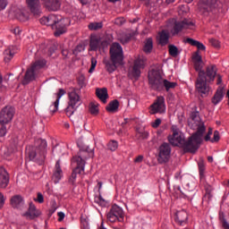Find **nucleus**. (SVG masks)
Segmentation results:
<instances>
[{
    "mask_svg": "<svg viewBox=\"0 0 229 229\" xmlns=\"http://www.w3.org/2000/svg\"><path fill=\"white\" fill-rule=\"evenodd\" d=\"M168 141L172 146H179L180 148H183L185 144V138L179 134L178 131H174L172 136H168Z\"/></svg>",
    "mask_w": 229,
    "mask_h": 229,
    "instance_id": "18",
    "label": "nucleus"
},
{
    "mask_svg": "<svg viewBox=\"0 0 229 229\" xmlns=\"http://www.w3.org/2000/svg\"><path fill=\"white\" fill-rule=\"evenodd\" d=\"M8 5V0H0V11L4 10Z\"/></svg>",
    "mask_w": 229,
    "mask_h": 229,
    "instance_id": "55",
    "label": "nucleus"
},
{
    "mask_svg": "<svg viewBox=\"0 0 229 229\" xmlns=\"http://www.w3.org/2000/svg\"><path fill=\"white\" fill-rule=\"evenodd\" d=\"M178 87L177 82L169 81L167 79H165L163 81V90L166 92H171V90H174Z\"/></svg>",
    "mask_w": 229,
    "mask_h": 229,
    "instance_id": "30",
    "label": "nucleus"
},
{
    "mask_svg": "<svg viewBox=\"0 0 229 229\" xmlns=\"http://www.w3.org/2000/svg\"><path fill=\"white\" fill-rule=\"evenodd\" d=\"M216 76L217 78L216 85H221L223 83V77L221 76V74H217V73H216Z\"/></svg>",
    "mask_w": 229,
    "mask_h": 229,
    "instance_id": "60",
    "label": "nucleus"
},
{
    "mask_svg": "<svg viewBox=\"0 0 229 229\" xmlns=\"http://www.w3.org/2000/svg\"><path fill=\"white\" fill-rule=\"evenodd\" d=\"M40 210L37 209V207H35V204L33 202H30L29 205V208L24 213V216L27 217L28 219H37L40 216Z\"/></svg>",
    "mask_w": 229,
    "mask_h": 229,
    "instance_id": "19",
    "label": "nucleus"
},
{
    "mask_svg": "<svg viewBox=\"0 0 229 229\" xmlns=\"http://www.w3.org/2000/svg\"><path fill=\"white\" fill-rule=\"evenodd\" d=\"M64 94H65V89H60L57 93V99H60V98H62V96H64Z\"/></svg>",
    "mask_w": 229,
    "mask_h": 229,
    "instance_id": "62",
    "label": "nucleus"
},
{
    "mask_svg": "<svg viewBox=\"0 0 229 229\" xmlns=\"http://www.w3.org/2000/svg\"><path fill=\"white\" fill-rule=\"evenodd\" d=\"M47 148V141L46 140L38 139L35 140V146H29L26 148V154L29 160H32L42 165L46 160V153Z\"/></svg>",
    "mask_w": 229,
    "mask_h": 229,
    "instance_id": "3",
    "label": "nucleus"
},
{
    "mask_svg": "<svg viewBox=\"0 0 229 229\" xmlns=\"http://www.w3.org/2000/svg\"><path fill=\"white\" fill-rule=\"evenodd\" d=\"M89 114L91 115H98L99 114V104L96 102H90L89 106Z\"/></svg>",
    "mask_w": 229,
    "mask_h": 229,
    "instance_id": "34",
    "label": "nucleus"
},
{
    "mask_svg": "<svg viewBox=\"0 0 229 229\" xmlns=\"http://www.w3.org/2000/svg\"><path fill=\"white\" fill-rule=\"evenodd\" d=\"M106 112L109 114H115L117 110H119V100L114 99L109 102V104L106 106Z\"/></svg>",
    "mask_w": 229,
    "mask_h": 229,
    "instance_id": "27",
    "label": "nucleus"
},
{
    "mask_svg": "<svg viewBox=\"0 0 229 229\" xmlns=\"http://www.w3.org/2000/svg\"><path fill=\"white\" fill-rule=\"evenodd\" d=\"M164 78H162V72L160 70L152 69L148 73V85L151 90L156 92H162L164 85Z\"/></svg>",
    "mask_w": 229,
    "mask_h": 229,
    "instance_id": "6",
    "label": "nucleus"
},
{
    "mask_svg": "<svg viewBox=\"0 0 229 229\" xmlns=\"http://www.w3.org/2000/svg\"><path fill=\"white\" fill-rule=\"evenodd\" d=\"M69 102L68 106L65 109L66 115L68 117H71L74 112H76V108H78V104L80 103V95L76 93V89H73L72 92L68 94Z\"/></svg>",
    "mask_w": 229,
    "mask_h": 229,
    "instance_id": "9",
    "label": "nucleus"
},
{
    "mask_svg": "<svg viewBox=\"0 0 229 229\" xmlns=\"http://www.w3.org/2000/svg\"><path fill=\"white\" fill-rule=\"evenodd\" d=\"M117 148H119V143H117L116 140H110L107 143V149H109L110 151H115Z\"/></svg>",
    "mask_w": 229,
    "mask_h": 229,
    "instance_id": "42",
    "label": "nucleus"
},
{
    "mask_svg": "<svg viewBox=\"0 0 229 229\" xmlns=\"http://www.w3.org/2000/svg\"><path fill=\"white\" fill-rule=\"evenodd\" d=\"M132 37H133L132 33L123 35L122 38H120L121 44H123V46L125 44H128L130 42V40H131Z\"/></svg>",
    "mask_w": 229,
    "mask_h": 229,
    "instance_id": "41",
    "label": "nucleus"
},
{
    "mask_svg": "<svg viewBox=\"0 0 229 229\" xmlns=\"http://www.w3.org/2000/svg\"><path fill=\"white\" fill-rule=\"evenodd\" d=\"M165 112V98L163 96L157 97L155 102L150 106V114H164Z\"/></svg>",
    "mask_w": 229,
    "mask_h": 229,
    "instance_id": "14",
    "label": "nucleus"
},
{
    "mask_svg": "<svg viewBox=\"0 0 229 229\" xmlns=\"http://www.w3.org/2000/svg\"><path fill=\"white\" fill-rule=\"evenodd\" d=\"M198 165H199V173H205V163H203L202 161L199 162Z\"/></svg>",
    "mask_w": 229,
    "mask_h": 229,
    "instance_id": "57",
    "label": "nucleus"
},
{
    "mask_svg": "<svg viewBox=\"0 0 229 229\" xmlns=\"http://www.w3.org/2000/svg\"><path fill=\"white\" fill-rule=\"evenodd\" d=\"M57 216H58V221L59 223H62V221H64V219L65 218V213L60 211L57 213Z\"/></svg>",
    "mask_w": 229,
    "mask_h": 229,
    "instance_id": "58",
    "label": "nucleus"
},
{
    "mask_svg": "<svg viewBox=\"0 0 229 229\" xmlns=\"http://www.w3.org/2000/svg\"><path fill=\"white\" fill-rule=\"evenodd\" d=\"M209 43L211 44V46H213V47H221V43H219V40L216 38L209 39Z\"/></svg>",
    "mask_w": 229,
    "mask_h": 229,
    "instance_id": "51",
    "label": "nucleus"
},
{
    "mask_svg": "<svg viewBox=\"0 0 229 229\" xmlns=\"http://www.w3.org/2000/svg\"><path fill=\"white\" fill-rule=\"evenodd\" d=\"M174 219L177 225H179L180 226H182L183 225H187V221L189 220V215L187 214V211L182 209L175 213Z\"/></svg>",
    "mask_w": 229,
    "mask_h": 229,
    "instance_id": "20",
    "label": "nucleus"
},
{
    "mask_svg": "<svg viewBox=\"0 0 229 229\" xmlns=\"http://www.w3.org/2000/svg\"><path fill=\"white\" fill-rule=\"evenodd\" d=\"M160 124H162V120L160 118H157L155 120V122L151 123L152 128H158V126H160Z\"/></svg>",
    "mask_w": 229,
    "mask_h": 229,
    "instance_id": "54",
    "label": "nucleus"
},
{
    "mask_svg": "<svg viewBox=\"0 0 229 229\" xmlns=\"http://www.w3.org/2000/svg\"><path fill=\"white\" fill-rule=\"evenodd\" d=\"M100 44H101V38H98L96 36L91 38L89 41L90 51H98L100 47Z\"/></svg>",
    "mask_w": 229,
    "mask_h": 229,
    "instance_id": "31",
    "label": "nucleus"
},
{
    "mask_svg": "<svg viewBox=\"0 0 229 229\" xmlns=\"http://www.w3.org/2000/svg\"><path fill=\"white\" fill-rule=\"evenodd\" d=\"M185 42L187 44H190V46H193L194 47H197L198 51H206L207 50V47H205V45H203V43H201L194 38H187L185 39Z\"/></svg>",
    "mask_w": 229,
    "mask_h": 229,
    "instance_id": "25",
    "label": "nucleus"
},
{
    "mask_svg": "<svg viewBox=\"0 0 229 229\" xmlns=\"http://www.w3.org/2000/svg\"><path fill=\"white\" fill-rule=\"evenodd\" d=\"M110 60L104 61L105 69L109 73L115 72L119 65H123L124 63V54L123 52V47L121 44L114 42L111 45L110 50Z\"/></svg>",
    "mask_w": 229,
    "mask_h": 229,
    "instance_id": "2",
    "label": "nucleus"
},
{
    "mask_svg": "<svg viewBox=\"0 0 229 229\" xmlns=\"http://www.w3.org/2000/svg\"><path fill=\"white\" fill-rule=\"evenodd\" d=\"M37 201H38V203H42L44 201V195H42V193H40V192L38 193Z\"/></svg>",
    "mask_w": 229,
    "mask_h": 229,
    "instance_id": "63",
    "label": "nucleus"
},
{
    "mask_svg": "<svg viewBox=\"0 0 229 229\" xmlns=\"http://www.w3.org/2000/svg\"><path fill=\"white\" fill-rule=\"evenodd\" d=\"M26 3L30 12H31L35 17H39L40 13H42L40 10V0H26Z\"/></svg>",
    "mask_w": 229,
    "mask_h": 229,
    "instance_id": "17",
    "label": "nucleus"
},
{
    "mask_svg": "<svg viewBox=\"0 0 229 229\" xmlns=\"http://www.w3.org/2000/svg\"><path fill=\"white\" fill-rule=\"evenodd\" d=\"M76 173H72V175L69 178V183H71L72 185H74V182H76Z\"/></svg>",
    "mask_w": 229,
    "mask_h": 229,
    "instance_id": "56",
    "label": "nucleus"
},
{
    "mask_svg": "<svg viewBox=\"0 0 229 229\" xmlns=\"http://www.w3.org/2000/svg\"><path fill=\"white\" fill-rule=\"evenodd\" d=\"M47 12H58L62 8V0H41Z\"/></svg>",
    "mask_w": 229,
    "mask_h": 229,
    "instance_id": "16",
    "label": "nucleus"
},
{
    "mask_svg": "<svg viewBox=\"0 0 229 229\" xmlns=\"http://www.w3.org/2000/svg\"><path fill=\"white\" fill-rule=\"evenodd\" d=\"M16 19H18V21H20L21 22H26L29 17L28 15L24 14V13L19 12L16 13Z\"/></svg>",
    "mask_w": 229,
    "mask_h": 229,
    "instance_id": "43",
    "label": "nucleus"
},
{
    "mask_svg": "<svg viewBox=\"0 0 229 229\" xmlns=\"http://www.w3.org/2000/svg\"><path fill=\"white\" fill-rule=\"evenodd\" d=\"M195 111L191 112V119L192 121H198V117H199V112L196 111L198 107H194Z\"/></svg>",
    "mask_w": 229,
    "mask_h": 229,
    "instance_id": "50",
    "label": "nucleus"
},
{
    "mask_svg": "<svg viewBox=\"0 0 229 229\" xmlns=\"http://www.w3.org/2000/svg\"><path fill=\"white\" fill-rule=\"evenodd\" d=\"M89 158H94V148L89 147L81 148L77 155L72 157V173H83L85 171V164Z\"/></svg>",
    "mask_w": 229,
    "mask_h": 229,
    "instance_id": "4",
    "label": "nucleus"
},
{
    "mask_svg": "<svg viewBox=\"0 0 229 229\" xmlns=\"http://www.w3.org/2000/svg\"><path fill=\"white\" fill-rule=\"evenodd\" d=\"M220 139L221 137L219 136V131H215L211 142H219Z\"/></svg>",
    "mask_w": 229,
    "mask_h": 229,
    "instance_id": "53",
    "label": "nucleus"
},
{
    "mask_svg": "<svg viewBox=\"0 0 229 229\" xmlns=\"http://www.w3.org/2000/svg\"><path fill=\"white\" fill-rule=\"evenodd\" d=\"M46 64H47L46 59L38 60L30 66V68L27 69L22 81V85H28L30 81H33L37 72L39 69L45 67Z\"/></svg>",
    "mask_w": 229,
    "mask_h": 229,
    "instance_id": "7",
    "label": "nucleus"
},
{
    "mask_svg": "<svg viewBox=\"0 0 229 229\" xmlns=\"http://www.w3.org/2000/svg\"><path fill=\"white\" fill-rule=\"evenodd\" d=\"M144 160V156L140 155L134 159L135 164H140Z\"/></svg>",
    "mask_w": 229,
    "mask_h": 229,
    "instance_id": "59",
    "label": "nucleus"
},
{
    "mask_svg": "<svg viewBox=\"0 0 229 229\" xmlns=\"http://www.w3.org/2000/svg\"><path fill=\"white\" fill-rule=\"evenodd\" d=\"M191 26H194V22H192L191 21H189L188 19H184L181 21H175L171 30V33L173 37H176L178 33H181V31H183V30H187L191 28Z\"/></svg>",
    "mask_w": 229,
    "mask_h": 229,
    "instance_id": "12",
    "label": "nucleus"
},
{
    "mask_svg": "<svg viewBox=\"0 0 229 229\" xmlns=\"http://www.w3.org/2000/svg\"><path fill=\"white\" fill-rule=\"evenodd\" d=\"M6 124L3 122H0V137H4L6 135L8 130L6 129Z\"/></svg>",
    "mask_w": 229,
    "mask_h": 229,
    "instance_id": "44",
    "label": "nucleus"
},
{
    "mask_svg": "<svg viewBox=\"0 0 229 229\" xmlns=\"http://www.w3.org/2000/svg\"><path fill=\"white\" fill-rule=\"evenodd\" d=\"M39 22L46 26H51L52 30H55L54 32L55 37H60L67 31V27H65L64 20L58 18L56 14H49L47 17H42Z\"/></svg>",
    "mask_w": 229,
    "mask_h": 229,
    "instance_id": "5",
    "label": "nucleus"
},
{
    "mask_svg": "<svg viewBox=\"0 0 229 229\" xmlns=\"http://www.w3.org/2000/svg\"><path fill=\"white\" fill-rule=\"evenodd\" d=\"M198 6L201 15H208L210 12L221 8V4L219 3V0H199Z\"/></svg>",
    "mask_w": 229,
    "mask_h": 229,
    "instance_id": "8",
    "label": "nucleus"
},
{
    "mask_svg": "<svg viewBox=\"0 0 229 229\" xmlns=\"http://www.w3.org/2000/svg\"><path fill=\"white\" fill-rule=\"evenodd\" d=\"M77 83H78L80 89H83V87H87V79L85 78L84 74H81L77 78Z\"/></svg>",
    "mask_w": 229,
    "mask_h": 229,
    "instance_id": "39",
    "label": "nucleus"
},
{
    "mask_svg": "<svg viewBox=\"0 0 229 229\" xmlns=\"http://www.w3.org/2000/svg\"><path fill=\"white\" fill-rule=\"evenodd\" d=\"M159 44L160 46H167V44H169V32L162 30L159 33Z\"/></svg>",
    "mask_w": 229,
    "mask_h": 229,
    "instance_id": "32",
    "label": "nucleus"
},
{
    "mask_svg": "<svg viewBox=\"0 0 229 229\" xmlns=\"http://www.w3.org/2000/svg\"><path fill=\"white\" fill-rule=\"evenodd\" d=\"M110 211L114 216H116L120 223H123V221H124V211H123V208H121V207L114 204L112 206Z\"/></svg>",
    "mask_w": 229,
    "mask_h": 229,
    "instance_id": "22",
    "label": "nucleus"
},
{
    "mask_svg": "<svg viewBox=\"0 0 229 229\" xmlns=\"http://www.w3.org/2000/svg\"><path fill=\"white\" fill-rule=\"evenodd\" d=\"M124 22H126V20L123 17H120V18H116L114 20V24L116 26H123V24H124Z\"/></svg>",
    "mask_w": 229,
    "mask_h": 229,
    "instance_id": "52",
    "label": "nucleus"
},
{
    "mask_svg": "<svg viewBox=\"0 0 229 229\" xmlns=\"http://www.w3.org/2000/svg\"><path fill=\"white\" fill-rule=\"evenodd\" d=\"M15 115V109L13 106H5L0 112V123L8 124L13 119Z\"/></svg>",
    "mask_w": 229,
    "mask_h": 229,
    "instance_id": "15",
    "label": "nucleus"
},
{
    "mask_svg": "<svg viewBox=\"0 0 229 229\" xmlns=\"http://www.w3.org/2000/svg\"><path fill=\"white\" fill-rule=\"evenodd\" d=\"M52 180H53L54 183H58V182H60L62 180V174H60V173L53 174Z\"/></svg>",
    "mask_w": 229,
    "mask_h": 229,
    "instance_id": "49",
    "label": "nucleus"
},
{
    "mask_svg": "<svg viewBox=\"0 0 229 229\" xmlns=\"http://www.w3.org/2000/svg\"><path fill=\"white\" fill-rule=\"evenodd\" d=\"M10 148L13 151H17L19 148V137L15 136L12 138L10 141Z\"/></svg>",
    "mask_w": 229,
    "mask_h": 229,
    "instance_id": "37",
    "label": "nucleus"
},
{
    "mask_svg": "<svg viewBox=\"0 0 229 229\" xmlns=\"http://www.w3.org/2000/svg\"><path fill=\"white\" fill-rule=\"evenodd\" d=\"M96 65H98V60H96L95 57H91V66L89 70V73L94 72V71L96 70Z\"/></svg>",
    "mask_w": 229,
    "mask_h": 229,
    "instance_id": "48",
    "label": "nucleus"
},
{
    "mask_svg": "<svg viewBox=\"0 0 229 229\" xmlns=\"http://www.w3.org/2000/svg\"><path fill=\"white\" fill-rule=\"evenodd\" d=\"M4 60L6 64H8V62H10V60L13 58V53H12V50L10 48L5 49L4 52Z\"/></svg>",
    "mask_w": 229,
    "mask_h": 229,
    "instance_id": "40",
    "label": "nucleus"
},
{
    "mask_svg": "<svg viewBox=\"0 0 229 229\" xmlns=\"http://www.w3.org/2000/svg\"><path fill=\"white\" fill-rule=\"evenodd\" d=\"M140 69H144V59L137 58L134 60L132 69L128 72V77L137 81L140 78Z\"/></svg>",
    "mask_w": 229,
    "mask_h": 229,
    "instance_id": "11",
    "label": "nucleus"
},
{
    "mask_svg": "<svg viewBox=\"0 0 229 229\" xmlns=\"http://www.w3.org/2000/svg\"><path fill=\"white\" fill-rule=\"evenodd\" d=\"M223 228L229 229V224L225 219L223 220Z\"/></svg>",
    "mask_w": 229,
    "mask_h": 229,
    "instance_id": "64",
    "label": "nucleus"
},
{
    "mask_svg": "<svg viewBox=\"0 0 229 229\" xmlns=\"http://www.w3.org/2000/svg\"><path fill=\"white\" fill-rule=\"evenodd\" d=\"M207 131V127L205 126V123H200L197 127V131L191 134L195 139L203 142V134Z\"/></svg>",
    "mask_w": 229,
    "mask_h": 229,
    "instance_id": "23",
    "label": "nucleus"
},
{
    "mask_svg": "<svg viewBox=\"0 0 229 229\" xmlns=\"http://www.w3.org/2000/svg\"><path fill=\"white\" fill-rule=\"evenodd\" d=\"M102 47V49H105V47H108V41L107 40L100 41V47Z\"/></svg>",
    "mask_w": 229,
    "mask_h": 229,
    "instance_id": "61",
    "label": "nucleus"
},
{
    "mask_svg": "<svg viewBox=\"0 0 229 229\" xmlns=\"http://www.w3.org/2000/svg\"><path fill=\"white\" fill-rule=\"evenodd\" d=\"M11 205L13 208H21L22 205H24V199L21 195H14L11 199Z\"/></svg>",
    "mask_w": 229,
    "mask_h": 229,
    "instance_id": "26",
    "label": "nucleus"
},
{
    "mask_svg": "<svg viewBox=\"0 0 229 229\" xmlns=\"http://www.w3.org/2000/svg\"><path fill=\"white\" fill-rule=\"evenodd\" d=\"M136 139L138 140H146V139H148V137H149V132L146 131L144 129L140 128V127H136Z\"/></svg>",
    "mask_w": 229,
    "mask_h": 229,
    "instance_id": "28",
    "label": "nucleus"
},
{
    "mask_svg": "<svg viewBox=\"0 0 229 229\" xmlns=\"http://www.w3.org/2000/svg\"><path fill=\"white\" fill-rule=\"evenodd\" d=\"M96 96L102 101V103H104V105H106V99L108 98V89L106 88H98L96 89Z\"/></svg>",
    "mask_w": 229,
    "mask_h": 229,
    "instance_id": "24",
    "label": "nucleus"
},
{
    "mask_svg": "<svg viewBox=\"0 0 229 229\" xmlns=\"http://www.w3.org/2000/svg\"><path fill=\"white\" fill-rule=\"evenodd\" d=\"M205 191H206V193L204 195V198L206 199H208V201H210L212 199V197H213V195H212V191H213L212 186L210 184H206L205 185Z\"/></svg>",
    "mask_w": 229,
    "mask_h": 229,
    "instance_id": "36",
    "label": "nucleus"
},
{
    "mask_svg": "<svg viewBox=\"0 0 229 229\" xmlns=\"http://www.w3.org/2000/svg\"><path fill=\"white\" fill-rule=\"evenodd\" d=\"M95 203H98L100 207H105V205H106V201L103 197H101V195L95 197Z\"/></svg>",
    "mask_w": 229,
    "mask_h": 229,
    "instance_id": "46",
    "label": "nucleus"
},
{
    "mask_svg": "<svg viewBox=\"0 0 229 229\" xmlns=\"http://www.w3.org/2000/svg\"><path fill=\"white\" fill-rule=\"evenodd\" d=\"M169 158H171V145L169 143L164 142L159 147V154H158V163L165 164L169 162Z\"/></svg>",
    "mask_w": 229,
    "mask_h": 229,
    "instance_id": "13",
    "label": "nucleus"
},
{
    "mask_svg": "<svg viewBox=\"0 0 229 229\" xmlns=\"http://www.w3.org/2000/svg\"><path fill=\"white\" fill-rule=\"evenodd\" d=\"M200 140H198L196 137L193 135L190 136L188 138V140L184 141V144L182 145V149L184 153H196L198 149H199V147L201 146Z\"/></svg>",
    "mask_w": 229,
    "mask_h": 229,
    "instance_id": "10",
    "label": "nucleus"
},
{
    "mask_svg": "<svg viewBox=\"0 0 229 229\" xmlns=\"http://www.w3.org/2000/svg\"><path fill=\"white\" fill-rule=\"evenodd\" d=\"M107 221H110V223H115V221H119V218H117V216H115L114 213L109 211L107 213Z\"/></svg>",
    "mask_w": 229,
    "mask_h": 229,
    "instance_id": "47",
    "label": "nucleus"
},
{
    "mask_svg": "<svg viewBox=\"0 0 229 229\" xmlns=\"http://www.w3.org/2000/svg\"><path fill=\"white\" fill-rule=\"evenodd\" d=\"M10 183V175L8 173H0V189H6Z\"/></svg>",
    "mask_w": 229,
    "mask_h": 229,
    "instance_id": "29",
    "label": "nucleus"
},
{
    "mask_svg": "<svg viewBox=\"0 0 229 229\" xmlns=\"http://www.w3.org/2000/svg\"><path fill=\"white\" fill-rule=\"evenodd\" d=\"M64 171H65V168L62 166L60 160H57L55 165V173H64Z\"/></svg>",
    "mask_w": 229,
    "mask_h": 229,
    "instance_id": "45",
    "label": "nucleus"
},
{
    "mask_svg": "<svg viewBox=\"0 0 229 229\" xmlns=\"http://www.w3.org/2000/svg\"><path fill=\"white\" fill-rule=\"evenodd\" d=\"M191 60L193 62L194 69L198 74L196 81V90L200 94L201 98H207L208 92H210V86L208 83L216 80V74L217 72V67L216 64H210L207 66L206 72L203 70V58L199 55V50L193 53Z\"/></svg>",
    "mask_w": 229,
    "mask_h": 229,
    "instance_id": "1",
    "label": "nucleus"
},
{
    "mask_svg": "<svg viewBox=\"0 0 229 229\" xmlns=\"http://www.w3.org/2000/svg\"><path fill=\"white\" fill-rule=\"evenodd\" d=\"M91 31H98L103 28V22H90L88 26Z\"/></svg>",
    "mask_w": 229,
    "mask_h": 229,
    "instance_id": "38",
    "label": "nucleus"
},
{
    "mask_svg": "<svg viewBox=\"0 0 229 229\" xmlns=\"http://www.w3.org/2000/svg\"><path fill=\"white\" fill-rule=\"evenodd\" d=\"M168 53L170 56H173V58H176L178 55H180V52L178 51V47L174 45H169L168 46Z\"/></svg>",
    "mask_w": 229,
    "mask_h": 229,
    "instance_id": "35",
    "label": "nucleus"
},
{
    "mask_svg": "<svg viewBox=\"0 0 229 229\" xmlns=\"http://www.w3.org/2000/svg\"><path fill=\"white\" fill-rule=\"evenodd\" d=\"M143 51L147 54H149L153 51V38H148L146 39Z\"/></svg>",
    "mask_w": 229,
    "mask_h": 229,
    "instance_id": "33",
    "label": "nucleus"
},
{
    "mask_svg": "<svg viewBox=\"0 0 229 229\" xmlns=\"http://www.w3.org/2000/svg\"><path fill=\"white\" fill-rule=\"evenodd\" d=\"M224 98H225V89L219 87L215 92L213 98H211V103H213V105H219V103L223 101Z\"/></svg>",
    "mask_w": 229,
    "mask_h": 229,
    "instance_id": "21",
    "label": "nucleus"
}]
</instances>
